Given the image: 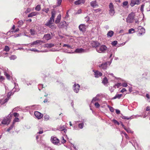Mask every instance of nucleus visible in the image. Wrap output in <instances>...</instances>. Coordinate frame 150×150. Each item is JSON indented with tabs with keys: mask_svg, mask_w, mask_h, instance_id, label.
I'll return each mask as SVG.
<instances>
[{
	"mask_svg": "<svg viewBox=\"0 0 150 150\" xmlns=\"http://www.w3.org/2000/svg\"><path fill=\"white\" fill-rule=\"evenodd\" d=\"M107 62H105L104 63L102 64L101 65H99V67L101 69H105L107 67Z\"/></svg>",
	"mask_w": 150,
	"mask_h": 150,
	"instance_id": "6ab92c4d",
	"label": "nucleus"
},
{
	"mask_svg": "<svg viewBox=\"0 0 150 150\" xmlns=\"http://www.w3.org/2000/svg\"><path fill=\"white\" fill-rule=\"evenodd\" d=\"M85 50L82 48H79L76 49L75 52L77 53H82L85 52Z\"/></svg>",
	"mask_w": 150,
	"mask_h": 150,
	"instance_id": "dca6fc26",
	"label": "nucleus"
},
{
	"mask_svg": "<svg viewBox=\"0 0 150 150\" xmlns=\"http://www.w3.org/2000/svg\"><path fill=\"white\" fill-rule=\"evenodd\" d=\"M135 16V15L134 13L132 12L130 13L126 18V22L129 23H132L134 21Z\"/></svg>",
	"mask_w": 150,
	"mask_h": 150,
	"instance_id": "7ed1b4c3",
	"label": "nucleus"
},
{
	"mask_svg": "<svg viewBox=\"0 0 150 150\" xmlns=\"http://www.w3.org/2000/svg\"><path fill=\"white\" fill-rule=\"evenodd\" d=\"M8 54L7 53L2 52L1 55L0 54V57L1 56H2L4 57H7L8 56Z\"/></svg>",
	"mask_w": 150,
	"mask_h": 150,
	"instance_id": "e433bc0d",
	"label": "nucleus"
},
{
	"mask_svg": "<svg viewBox=\"0 0 150 150\" xmlns=\"http://www.w3.org/2000/svg\"><path fill=\"white\" fill-rule=\"evenodd\" d=\"M30 33L31 35H34L36 34V31L34 29H31L30 30Z\"/></svg>",
	"mask_w": 150,
	"mask_h": 150,
	"instance_id": "cd10ccee",
	"label": "nucleus"
},
{
	"mask_svg": "<svg viewBox=\"0 0 150 150\" xmlns=\"http://www.w3.org/2000/svg\"><path fill=\"white\" fill-rule=\"evenodd\" d=\"M102 82L104 85L107 84L108 82V80L106 77H105L104 78Z\"/></svg>",
	"mask_w": 150,
	"mask_h": 150,
	"instance_id": "bb28decb",
	"label": "nucleus"
},
{
	"mask_svg": "<svg viewBox=\"0 0 150 150\" xmlns=\"http://www.w3.org/2000/svg\"><path fill=\"white\" fill-rule=\"evenodd\" d=\"M66 127L65 125H60L57 127V129L60 131H62Z\"/></svg>",
	"mask_w": 150,
	"mask_h": 150,
	"instance_id": "412c9836",
	"label": "nucleus"
},
{
	"mask_svg": "<svg viewBox=\"0 0 150 150\" xmlns=\"http://www.w3.org/2000/svg\"><path fill=\"white\" fill-rule=\"evenodd\" d=\"M123 86L126 87L127 86V85L126 83H123L121 85Z\"/></svg>",
	"mask_w": 150,
	"mask_h": 150,
	"instance_id": "69168bd1",
	"label": "nucleus"
},
{
	"mask_svg": "<svg viewBox=\"0 0 150 150\" xmlns=\"http://www.w3.org/2000/svg\"><path fill=\"white\" fill-rule=\"evenodd\" d=\"M135 32L133 28H131L129 30V33L132 34Z\"/></svg>",
	"mask_w": 150,
	"mask_h": 150,
	"instance_id": "ea45409f",
	"label": "nucleus"
},
{
	"mask_svg": "<svg viewBox=\"0 0 150 150\" xmlns=\"http://www.w3.org/2000/svg\"><path fill=\"white\" fill-rule=\"evenodd\" d=\"M140 31L141 32L139 33L137 35L139 36H141L142 34H144L145 33V29L144 28H143L140 30Z\"/></svg>",
	"mask_w": 150,
	"mask_h": 150,
	"instance_id": "393cba45",
	"label": "nucleus"
},
{
	"mask_svg": "<svg viewBox=\"0 0 150 150\" xmlns=\"http://www.w3.org/2000/svg\"><path fill=\"white\" fill-rule=\"evenodd\" d=\"M53 23L52 22L49 20L45 24V25L47 26H48L52 25Z\"/></svg>",
	"mask_w": 150,
	"mask_h": 150,
	"instance_id": "c85d7f7f",
	"label": "nucleus"
},
{
	"mask_svg": "<svg viewBox=\"0 0 150 150\" xmlns=\"http://www.w3.org/2000/svg\"><path fill=\"white\" fill-rule=\"evenodd\" d=\"M113 34L114 32L110 30L108 32L107 34V37L110 38L113 36Z\"/></svg>",
	"mask_w": 150,
	"mask_h": 150,
	"instance_id": "4be33fe9",
	"label": "nucleus"
},
{
	"mask_svg": "<svg viewBox=\"0 0 150 150\" xmlns=\"http://www.w3.org/2000/svg\"><path fill=\"white\" fill-rule=\"evenodd\" d=\"M85 2V0H78L75 1L74 4L76 5H78L81 4H84Z\"/></svg>",
	"mask_w": 150,
	"mask_h": 150,
	"instance_id": "aec40b11",
	"label": "nucleus"
},
{
	"mask_svg": "<svg viewBox=\"0 0 150 150\" xmlns=\"http://www.w3.org/2000/svg\"><path fill=\"white\" fill-rule=\"evenodd\" d=\"M121 85V83H117V84H115L114 87H115L116 86H117V88H119V87Z\"/></svg>",
	"mask_w": 150,
	"mask_h": 150,
	"instance_id": "6e6d98bb",
	"label": "nucleus"
},
{
	"mask_svg": "<svg viewBox=\"0 0 150 150\" xmlns=\"http://www.w3.org/2000/svg\"><path fill=\"white\" fill-rule=\"evenodd\" d=\"M93 71L94 73L95 77L96 78L99 77L102 75V73L99 71L95 70H93Z\"/></svg>",
	"mask_w": 150,
	"mask_h": 150,
	"instance_id": "4468645a",
	"label": "nucleus"
},
{
	"mask_svg": "<svg viewBox=\"0 0 150 150\" xmlns=\"http://www.w3.org/2000/svg\"><path fill=\"white\" fill-rule=\"evenodd\" d=\"M52 16L51 18L54 19V17L56 14L55 11H53L52 12Z\"/></svg>",
	"mask_w": 150,
	"mask_h": 150,
	"instance_id": "c9c22d12",
	"label": "nucleus"
},
{
	"mask_svg": "<svg viewBox=\"0 0 150 150\" xmlns=\"http://www.w3.org/2000/svg\"><path fill=\"white\" fill-rule=\"evenodd\" d=\"M42 11H45L46 13H47L48 11H49V8H47L44 9L42 10Z\"/></svg>",
	"mask_w": 150,
	"mask_h": 150,
	"instance_id": "0e129e2a",
	"label": "nucleus"
},
{
	"mask_svg": "<svg viewBox=\"0 0 150 150\" xmlns=\"http://www.w3.org/2000/svg\"><path fill=\"white\" fill-rule=\"evenodd\" d=\"M43 130L41 129H39V131L37 133V134H42L43 133Z\"/></svg>",
	"mask_w": 150,
	"mask_h": 150,
	"instance_id": "680f3d73",
	"label": "nucleus"
},
{
	"mask_svg": "<svg viewBox=\"0 0 150 150\" xmlns=\"http://www.w3.org/2000/svg\"><path fill=\"white\" fill-rule=\"evenodd\" d=\"M85 21H86V22H87L90 19L89 17L88 16H87L85 18Z\"/></svg>",
	"mask_w": 150,
	"mask_h": 150,
	"instance_id": "774afa93",
	"label": "nucleus"
},
{
	"mask_svg": "<svg viewBox=\"0 0 150 150\" xmlns=\"http://www.w3.org/2000/svg\"><path fill=\"white\" fill-rule=\"evenodd\" d=\"M80 88V86L78 84L75 83L73 86V90L76 93H77L79 92Z\"/></svg>",
	"mask_w": 150,
	"mask_h": 150,
	"instance_id": "1a4fd4ad",
	"label": "nucleus"
},
{
	"mask_svg": "<svg viewBox=\"0 0 150 150\" xmlns=\"http://www.w3.org/2000/svg\"><path fill=\"white\" fill-rule=\"evenodd\" d=\"M42 42V41L40 40H37L33 42L30 43V47H32L34 45H40L41 44Z\"/></svg>",
	"mask_w": 150,
	"mask_h": 150,
	"instance_id": "9b49d317",
	"label": "nucleus"
},
{
	"mask_svg": "<svg viewBox=\"0 0 150 150\" xmlns=\"http://www.w3.org/2000/svg\"><path fill=\"white\" fill-rule=\"evenodd\" d=\"M107 48L105 45H102L101 46H98V47L96 48V51L100 53H105L107 50Z\"/></svg>",
	"mask_w": 150,
	"mask_h": 150,
	"instance_id": "f03ea898",
	"label": "nucleus"
},
{
	"mask_svg": "<svg viewBox=\"0 0 150 150\" xmlns=\"http://www.w3.org/2000/svg\"><path fill=\"white\" fill-rule=\"evenodd\" d=\"M13 115L11 113L6 117H4L1 122V124L3 125H8L11 122Z\"/></svg>",
	"mask_w": 150,
	"mask_h": 150,
	"instance_id": "f257e3e1",
	"label": "nucleus"
},
{
	"mask_svg": "<svg viewBox=\"0 0 150 150\" xmlns=\"http://www.w3.org/2000/svg\"><path fill=\"white\" fill-rule=\"evenodd\" d=\"M112 122L115 124H117L118 125H120L119 123L117 120L115 119H113L112 120Z\"/></svg>",
	"mask_w": 150,
	"mask_h": 150,
	"instance_id": "603ef678",
	"label": "nucleus"
},
{
	"mask_svg": "<svg viewBox=\"0 0 150 150\" xmlns=\"http://www.w3.org/2000/svg\"><path fill=\"white\" fill-rule=\"evenodd\" d=\"M90 5L93 8L98 6V5L96 1H93L90 3Z\"/></svg>",
	"mask_w": 150,
	"mask_h": 150,
	"instance_id": "a211bd4d",
	"label": "nucleus"
},
{
	"mask_svg": "<svg viewBox=\"0 0 150 150\" xmlns=\"http://www.w3.org/2000/svg\"><path fill=\"white\" fill-rule=\"evenodd\" d=\"M40 9V5H38L35 8V10L38 11H39Z\"/></svg>",
	"mask_w": 150,
	"mask_h": 150,
	"instance_id": "a19ab883",
	"label": "nucleus"
},
{
	"mask_svg": "<svg viewBox=\"0 0 150 150\" xmlns=\"http://www.w3.org/2000/svg\"><path fill=\"white\" fill-rule=\"evenodd\" d=\"M23 22L22 21H18V27H20L21 25H23Z\"/></svg>",
	"mask_w": 150,
	"mask_h": 150,
	"instance_id": "72a5a7b5",
	"label": "nucleus"
},
{
	"mask_svg": "<svg viewBox=\"0 0 150 150\" xmlns=\"http://www.w3.org/2000/svg\"><path fill=\"white\" fill-rule=\"evenodd\" d=\"M66 22L64 21L61 22L58 25V27L59 28H62L64 27V25H65Z\"/></svg>",
	"mask_w": 150,
	"mask_h": 150,
	"instance_id": "5701e85b",
	"label": "nucleus"
},
{
	"mask_svg": "<svg viewBox=\"0 0 150 150\" xmlns=\"http://www.w3.org/2000/svg\"><path fill=\"white\" fill-rule=\"evenodd\" d=\"M61 18V16L60 14H59L56 20L55 21V23L56 24L59 23L60 21Z\"/></svg>",
	"mask_w": 150,
	"mask_h": 150,
	"instance_id": "b1692460",
	"label": "nucleus"
},
{
	"mask_svg": "<svg viewBox=\"0 0 150 150\" xmlns=\"http://www.w3.org/2000/svg\"><path fill=\"white\" fill-rule=\"evenodd\" d=\"M29 50L31 51H33L35 52H41L42 51H40L39 50H37L35 49V48H32L30 49Z\"/></svg>",
	"mask_w": 150,
	"mask_h": 150,
	"instance_id": "4c0bfd02",
	"label": "nucleus"
},
{
	"mask_svg": "<svg viewBox=\"0 0 150 150\" xmlns=\"http://www.w3.org/2000/svg\"><path fill=\"white\" fill-rule=\"evenodd\" d=\"M62 2V0H58L57 1V6H60Z\"/></svg>",
	"mask_w": 150,
	"mask_h": 150,
	"instance_id": "052dcab7",
	"label": "nucleus"
},
{
	"mask_svg": "<svg viewBox=\"0 0 150 150\" xmlns=\"http://www.w3.org/2000/svg\"><path fill=\"white\" fill-rule=\"evenodd\" d=\"M9 50V48L7 46H6L5 47V48L4 49V50L6 52H8Z\"/></svg>",
	"mask_w": 150,
	"mask_h": 150,
	"instance_id": "de8ad7c7",
	"label": "nucleus"
},
{
	"mask_svg": "<svg viewBox=\"0 0 150 150\" xmlns=\"http://www.w3.org/2000/svg\"><path fill=\"white\" fill-rule=\"evenodd\" d=\"M4 74L6 76L7 78L8 79H10V76L7 73V72H4Z\"/></svg>",
	"mask_w": 150,
	"mask_h": 150,
	"instance_id": "79ce46f5",
	"label": "nucleus"
},
{
	"mask_svg": "<svg viewBox=\"0 0 150 150\" xmlns=\"http://www.w3.org/2000/svg\"><path fill=\"white\" fill-rule=\"evenodd\" d=\"M48 27H49L50 28L53 30L55 29L56 28V25H54L52 24L49 25Z\"/></svg>",
	"mask_w": 150,
	"mask_h": 150,
	"instance_id": "7c9ffc66",
	"label": "nucleus"
},
{
	"mask_svg": "<svg viewBox=\"0 0 150 150\" xmlns=\"http://www.w3.org/2000/svg\"><path fill=\"white\" fill-rule=\"evenodd\" d=\"M122 95V94H117L115 96L113 97L112 99H115L116 98H118L119 99L121 97Z\"/></svg>",
	"mask_w": 150,
	"mask_h": 150,
	"instance_id": "a878e982",
	"label": "nucleus"
},
{
	"mask_svg": "<svg viewBox=\"0 0 150 150\" xmlns=\"http://www.w3.org/2000/svg\"><path fill=\"white\" fill-rule=\"evenodd\" d=\"M91 45L93 47H95L96 48H96L98 47V46L100 45L99 43L94 41H92L91 42Z\"/></svg>",
	"mask_w": 150,
	"mask_h": 150,
	"instance_id": "2eb2a0df",
	"label": "nucleus"
},
{
	"mask_svg": "<svg viewBox=\"0 0 150 150\" xmlns=\"http://www.w3.org/2000/svg\"><path fill=\"white\" fill-rule=\"evenodd\" d=\"M86 25L84 24H81L79 26V29L80 31L83 32L86 30Z\"/></svg>",
	"mask_w": 150,
	"mask_h": 150,
	"instance_id": "f3484780",
	"label": "nucleus"
},
{
	"mask_svg": "<svg viewBox=\"0 0 150 150\" xmlns=\"http://www.w3.org/2000/svg\"><path fill=\"white\" fill-rule=\"evenodd\" d=\"M14 127V125L13 124H12L11 125V126L7 129L6 131L7 132H9V131L11 130L13 127Z\"/></svg>",
	"mask_w": 150,
	"mask_h": 150,
	"instance_id": "58836bf2",
	"label": "nucleus"
},
{
	"mask_svg": "<svg viewBox=\"0 0 150 150\" xmlns=\"http://www.w3.org/2000/svg\"><path fill=\"white\" fill-rule=\"evenodd\" d=\"M53 35L52 33H51V34L47 33L44 35L43 38L44 39L48 40L51 39L53 37Z\"/></svg>",
	"mask_w": 150,
	"mask_h": 150,
	"instance_id": "0eeeda50",
	"label": "nucleus"
},
{
	"mask_svg": "<svg viewBox=\"0 0 150 150\" xmlns=\"http://www.w3.org/2000/svg\"><path fill=\"white\" fill-rule=\"evenodd\" d=\"M98 100H99L98 98H97L96 97H94L93 98L92 101H91V103H93L94 102Z\"/></svg>",
	"mask_w": 150,
	"mask_h": 150,
	"instance_id": "49530a36",
	"label": "nucleus"
},
{
	"mask_svg": "<svg viewBox=\"0 0 150 150\" xmlns=\"http://www.w3.org/2000/svg\"><path fill=\"white\" fill-rule=\"evenodd\" d=\"M4 74L6 76L7 78L8 79H10V76L7 73V72H4Z\"/></svg>",
	"mask_w": 150,
	"mask_h": 150,
	"instance_id": "37998d69",
	"label": "nucleus"
},
{
	"mask_svg": "<svg viewBox=\"0 0 150 150\" xmlns=\"http://www.w3.org/2000/svg\"><path fill=\"white\" fill-rule=\"evenodd\" d=\"M144 4H142L141 6L140 10L142 12H143L144 11Z\"/></svg>",
	"mask_w": 150,
	"mask_h": 150,
	"instance_id": "bf43d9fd",
	"label": "nucleus"
},
{
	"mask_svg": "<svg viewBox=\"0 0 150 150\" xmlns=\"http://www.w3.org/2000/svg\"><path fill=\"white\" fill-rule=\"evenodd\" d=\"M113 5L112 3H110L109 5V13L110 15L113 16L115 13L114 8Z\"/></svg>",
	"mask_w": 150,
	"mask_h": 150,
	"instance_id": "39448f33",
	"label": "nucleus"
},
{
	"mask_svg": "<svg viewBox=\"0 0 150 150\" xmlns=\"http://www.w3.org/2000/svg\"><path fill=\"white\" fill-rule=\"evenodd\" d=\"M17 57L15 55H13L9 57V58L11 60H14Z\"/></svg>",
	"mask_w": 150,
	"mask_h": 150,
	"instance_id": "c03bdc74",
	"label": "nucleus"
},
{
	"mask_svg": "<svg viewBox=\"0 0 150 150\" xmlns=\"http://www.w3.org/2000/svg\"><path fill=\"white\" fill-rule=\"evenodd\" d=\"M108 107L109 109V110L111 112H114V109L113 108L110 106L109 105H108Z\"/></svg>",
	"mask_w": 150,
	"mask_h": 150,
	"instance_id": "09e8293b",
	"label": "nucleus"
},
{
	"mask_svg": "<svg viewBox=\"0 0 150 150\" xmlns=\"http://www.w3.org/2000/svg\"><path fill=\"white\" fill-rule=\"evenodd\" d=\"M43 88V85L42 84H39L38 85V88L39 90H40Z\"/></svg>",
	"mask_w": 150,
	"mask_h": 150,
	"instance_id": "3c124183",
	"label": "nucleus"
},
{
	"mask_svg": "<svg viewBox=\"0 0 150 150\" xmlns=\"http://www.w3.org/2000/svg\"><path fill=\"white\" fill-rule=\"evenodd\" d=\"M36 15V13L35 12H33L29 14L28 16V17H32L34 16H35Z\"/></svg>",
	"mask_w": 150,
	"mask_h": 150,
	"instance_id": "c756f323",
	"label": "nucleus"
},
{
	"mask_svg": "<svg viewBox=\"0 0 150 150\" xmlns=\"http://www.w3.org/2000/svg\"><path fill=\"white\" fill-rule=\"evenodd\" d=\"M13 115L16 118H18V117L19 116V114L18 113H16V112H14L13 113Z\"/></svg>",
	"mask_w": 150,
	"mask_h": 150,
	"instance_id": "4d7b16f0",
	"label": "nucleus"
},
{
	"mask_svg": "<svg viewBox=\"0 0 150 150\" xmlns=\"http://www.w3.org/2000/svg\"><path fill=\"white\" fill-rule=\"evenodd\" d=\"M34 115L36 117L39 119H41L43 116L42 114L37 111L35 112Z\"/></svg>",
	"mask_w": 150,
	"mask_h": 150,
	"instance_id": "f8f14e48",
	"label": "nucleus"
},
{
	"mask_svg": "<svg viewBox=\"0 0 150 150\" xmlns=\"http://www.w3.org/2000/svg\"><path fill=\"white\" fill-rule=\"evenodd\" d=\"M13 93H12L13 94ZM12 94V92H9L7 95V98L5 99H0V106L5 103L7 102L9 99L10 96Z\"/></svg>",
	"mask_w": 150,
	"mask_h": 150,
	"instance_id": "20e7f679",
	"label": "nucleus"
},
{
	"mask_svg": "<svg viewBox=\"0 0 150 150\" xmlns=\"http://www.w3.org/2000/svg\"><path fill=\"white\" fill-rule=\"evenodd\" d=\"M140 3V0H131L130 5L131 6H133L135 4H139Z\"/></svg>",
	"mask_w": 150,
	"mask_h": 150,
	"instance_id": "ddd939ff",
	"label": "nucleus"
},
{
	"mask_svg": "<svg viewBox=\"0 0 150 150\" xmlns=\"http://www.w3.org/2000/svg\"><path fill=\"white\" fill-rule=\"evenodd\" d=\"M128 4V2L127 1H124L123 3V5L124 6H126Z\"/></svg>",
	"mask_w": 150,
	"mask_h": 150,
	"instance_id": "338daca9",
	"label": "nucleus"
},
{
	"mask_svg": "<svg viewBox=\"0 0 150 150\" xmlns=\"http://www.w3.org/2000/svg\"><path fill=\"white\" fill-rule=\"evenodd\" d=\"M19 121V120L18 118H15L13 122V124L14 125V123L16 122H18Z\"/></svg>",
	"mask_w": 150,
	"mask_h": 150,
	"instance_id": "8fccbe9b",
	"label": "nucleus"
},
{
	"mask_svg": "<svg viewBox=\"0 0 150 150\" xmlns=\"http://www.w3.org/2000/svg\"><path fill=\"white\" fill-rule=\"evenodd\" d=\"M50 116L48 115H46L45 116V120L46 121H47L49 120Z\"/></svg>",
	"mask_w": 150,
	"mask_h": 150,
	"instance_id": "5fc2aeb1",
	"label": "nucleus"
},
{
	"mask_svg": "<svg viewBox=\"0 0 150 150\" xmlns=\"http://www.w3.org/2000/svg\"><path fill=\"white\" fill-rule=\"evenodd\" d=\"M51 141L54 144H60L59 140L56 137H52L51 138Z\"/></svg>",
	"mask_w": 150,
	"mask_h": 150,
	"instance_id": "423d86ee",
	"label": "nucleus"
},
{
	"mask_svg": "<svg viewBox=\"0 0 150 150\" xmlns=\"http://www.w3.org/2000/svg\"><path fill=\"white\" fill-rule=\"evenodd\" d=\"M135 117H142L141 115H132V116L129 117H127L125 116H123L122 115V116L121 117V118L124 119L125 120H131L133 118H134Z\"/></svg>",
	"mask_w": 150,
	"mask_h": 150,
	"instance_id": "9d476101",
	"label": "nucleus"
},
{
	"mask_svg": "<svg viewBox=\"0 0 150 150\" xmlns=\"http://www.w3.org/2000/svg\"><path fill=\"white\" fill-rule=\"evenodd\" d=\"M85 121H86L85 120L83 119L82 120L81 122L80 123H79L80 122V121L75 122V124H76L78 123V127L80 129H82L84 126V123Z\"/></svg>",
	"mask_w": 150,
	"mask_h": 150,
	"instance_id": "6e6552de",
	"label": "nucleus"
},
{
	"mask_svg": "<svg viewBox=\"0 0 150 150\" xmlns=\"http://www.w3.org/2000/svg\"><path fill=\"white\" fill-rule=\"evenodd\" d=\"M117 42L116 40L112 42V44L113 46H115L117 44Z\"/></svg>",
	"mask_w": 150,
	"mask_h": 150,
	"instance_id": "864d4df0",
	"label": "nucleus"
},
{
	"mask_svg": "<svg viewBox=\"0 0 150 150\" xmlns=\"http://www.w3.org/2000/svg\"><path fill=\"white\" fill-rule=\"evenodd\" d=\"M95 106L97 108H99V107H100V105L97 102V103H95Z\"/></svg>",
	"mask_w": 150,
	"mask_h": 150,
	"instance_id": "e2e57ef3",
	"label": "nucleus"
},
{
	"mask_svg": "<svg viewBox=\"0 0 150 150\" xmlns=\"http://www.w3.org/2000/svg\"><path fill=\"white\" fill-rule=\"evenodd\" d=\"M54 44L52 43L47 44L45 45L46 47L48 48H51L54 46Z\"/></svg>",
	"mask_w": 150,
	"mask_h": 150,
	"instance_id": "473e14b6",
	"label": "nucleus"
},
{
	"mask_svg": "<svg viewBox=\"0 0 150 150\" xmlns=\"http://www.w3.org/2000/svg\"><path fill=\"white\" fill-rule=\"evenodd\" d=\"M15 86L14 88H13V90L12 91H14V92L18 91L19 90L18 88V86H16V85L15 84Z\"/></svg>",
	"mask_w": 150,
	"mask_h": 150,
	"instance_id": "2f4dec72",
	"label": "nucleus"
},
{
	"mask_svg": "<svg viewBox=\"0 0 150 150\" xmlns=\"http://www.w3.org/2000/svg\"><path fill=\"white\" fill-rule=\"evenodd\" d=\"M62 139L61 140V142L62 143L64 144L66 142V140L64 139L63 137H62Z\"/></svg>",
	"mask_w": 150,
	"mask_h": 150,
	"instance_id": "13d9d810",
	"label": "nucleus"
},
{
	"mask_svg": "<svg viewBox=\"0 0 150 150\" xmlns=\"http://www.w3.org/2000/svg\"><path fill=\"white\" fill-rule=\"evenodd\" d=\"M63 46L64 47H67V48L69 49H72V47L68 44H64Z\"/></svg>",
	"mask_w": 150,
	"mask_h": 150,
	"instance_id": "a18cd8bd",
	"label": "nucleus"
},
{
	"mask_svg": "<svg viewBox=\"0 0 150 150\" xmlns=\"http://www.w3.org/2000/svg\"><path fill=\"white\" fill-rule=\"evenodd\" d=\"M52 16L51 18L54 19V17L56 14L55 11H53L52 12Z\"/></svg>",
	"mask_w": 150,
	"mask_h": 150,
	"instance_id": "f704fd0d",
	"label": "nucleus"
}]
</instances>
